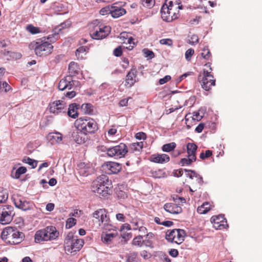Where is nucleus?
Wrapping results in <instances>:
<instances>
[{
    "instance_id": "obj_32",
    "label": "nucleus",
    "mask_w": 262,
    "mask_h": 262,
    "mask_svg": "<svg viewBox=\"0 0 262 262\" xmlns=\"http://www.w3.org/2000/svg\"><path fill=\"white\" fill-rule=\"evenodd\" d=\"M143 142L133 143L130 145V149L132 151L139 152L143 148Z\"/></svg>"
},
{
    "instance_id": "obj_17",
    "label": "nucleus",
    "mask_w": 262,
    "mask_h": 262,
    "mask_svg": "<svg viewBox=\"0 0 262 262\" xmlns=\"http://www.w3.org/2000/svg\"><path fill=\"white\" fill-rule=\"evenodd\" d=\"M211 222L214 228L216 229H222L225 228L227 225V221L224 215L220 214L217 216H213L211 218Z\"/></svg>"
},
{
    "instance_id": "obj_41",
    "label": "nucleus",
    "mask_w": 262,
    "mask_h": 262,
    "mask_svg": "<svg viewBox=\"0 0 262 262\" xmlns=\"http://www.w3.org/2000/svg\"><path fill=\"white\" fill-rule=\"evenodd\" d=\"M86 48L85 47H80L78 49H77L76 51V56L78 57V58H82V54H84L86 52Z\"/></svg>"
},
{
    "instance_id": "obj_4",
    "label": "nucleus",
    "mask_w": 262,
    "mask_h": 262,
    "mask_svg": "<svg viewBox=\"0 0 262 262\" xmlns=\"http://www.w3.org/2000/svg\"><path fill=\"white\" fill-rule=\"evenodd\" d=\"M78 128L83 130L86 134H94L98 129L96 122L90 118H80L76 120Z\"/></svg>"
},
{
    "instance_id": "obj_28",
    "label": "nucleus",
    "mask_w": 262,
    "mask_h": 262,
    "mask_svg": "<svg viewBox=\"0 0 262 262\" xmlns=\"http://www.w3.org/2000/svg\"><path fill=\"white\" fill-rule=\"evenodd\" d=\"M78 166L79 167V173L80 174L83 176H87L89 174L90 172V167L88 166L86 167V165L84 163H80Z\"/></svg>"
},
{
    "instance_id": "obj_12",
    "label": "nucleus",
    "mask_w": 262,
    "mask_h": 262,
    "mask_svg": "<svg viewBox=\"0 0 262 262\" xmlns=\"http://www.w3.org/2000/svg\"><path fill=\"white\" fill-rule=\"evenodd\" d=\"M161 17L163 20L170 22L178 18L179 13H177L173 10L167 5H163L161 9Z\"/></svg>"
},
{
    "instance_id": "obj_8",
    "label": "nucleus",
    "mask_w": 262,
    "mask_h": 262,
    "mask_svg": "<svg viewBox=\"0 0 262 262\" xmlns=\"http://www.w3.org/2000/svg\"><path fill=\"white\" fill-rule=\"evenodd\" d=\"M106 151L108 156L117 159L124 157L128 149L126 144L121 143L118 145L106 148Z\"/></svg>"
},
{
    "instance_id": "obj_31",
    "label": "nucleus",
    "mask_w": 262,
    "mask_h": 262,
    "mask_svg": "<svg viewBox=\"0 0 262 262\" xmlns=\"http://www.w3.org/2000/svg\"><path fill=\"white\" fill-rule=\"evenodd\" d=\"M116 236L115 233H107L101 237L102 241L106 244H108Z\"/></svg>"
},
{
    "instance_id": "obj_53",
    "label": "nucleus",
    "mask_w": 262,
    "mask_h": 262,
    "mask_svg": "<svg viewBox=\"0 0 262 262\" xmlns=\"http://www.w3.org/2000/svg\"><path fill=\"white\" fill-rule=\"evenodd\" d=\"M203 116L200 115L199 112H194L193 113L192 119L194 120L200 121L202 118Z\"/></svg>"
},
{
    "instance_id": "obj_46",
    "label": "nucleus",
    "mask_w": 262,
    "mask_h": 262,
    "mask_svg": "<svg viewBox=\"0 0 262 262\" xmlns=\"http://www.w3.org/2000/svg\"><path fill=\"white\" fill-rule=\"evenodd\" d=\"M82 108L85 110V113L87 114H91L93 112V106L90 103L83 104Z\"/></svg>"
},
{
    "instance_id": "obj_16",
    "label": "nucleus",
    "mask_w": 262,
    "mask_h": 262,
    "mask_svg": "<svg viewBox=\"0 0 262 262\" xmlns=\"http://www.w3.org/2000/svg\"><path fill=\"white\" fill-rule=\"evenodd\" d=\"M76 82L73 80L72 76H67L59 81L58 89L60 91H64L66 89L71 90Z\"/></svg>"
},
{
    "instance_id": "obj_54",
    "label": "nucleus",
    "mask_w": 262,
    "mask_h": 262,
    "mask_svg": "<svg viewBox=\"0 0 262 262\" xmlns=\"http://www.w3.org/2000/svg\"><path fill=\"white\" fill-rule=\"evenodd\" d=\"M170 79H171V77L169 75H166L163 78H161L159 80V83L160 84H163L165 83L166 82H167V81H168L169 80H170Z\"/></svg>"
},
{
    "instance_id": "obj_7",
    "label": "nucleus",
    "mask_w": 262,
    "mask_h": 262,
    "mask_svg": "<svg viewBox=\"0 0 262 262\" xmlns=\"http://www.w3.org/2000/svg\"><path fill=\"white\" fill-rule=\"evenodd\" d=\"M185 235L186 232L184 230L174 229L168 230L166 233L165 238L169 242L180 244L184 241Z\"/></svg>"
},
{
    "instance_id": "obj_63",
    "label": "nucleus",
    "mask_w": 262,
    "mask_h": 262,
    "mask_svg": "<svg viewBox=\"0 0 262 262\" xmlns=\"http://www.w3.org/2000/svg\"><path fill=\"white\" fill-rule=\"evenodd\" d=\"M128 99L129 98H128L127 99H123L120 100L119 102V105L120 106H125L127 105Z\"/></svg>"
},
{
    "instance_id": "obj_57",
    "label": "nucleus",
    "mask_w": 262,
    "mask_h": 262,
    "mask_svg": "<svg viewBox=\"0 0 262 262\" xmlns=\"http://www.w3.org/2000/svg\"><path fill=\"white\" fill-rule=\"evenodd\" d=\"M64 95L66 97L71 99L76 96V92L74 91H71L65 93Z\"/></svg>"
},
{
    "instance_id": "obj_61",
    "label": "nucleus",
    "mask_w": 262,
    "mask_h": 262,
    "mask_svg": "<svg viewBox=\"0 0 262 262\" xmlns=\"http://www.w3.org/2000/svg\"><path fill=\"white\" fill-rule=\"evenodd\" d=\"M190 75L189 73H185L181 76H180L179 77H178L176 80L177 83L180 82L184 78H186L188 75Z\"/></svg>"
},
{
    "instance_id": "obj_58",
    "label": "nucleus",
    "mask_w": 262,
    "mask_h": 262,
    "mask_svg": "<svg viewBox=\"0 0 262 262\" xmlns=\"http://www.w3.org/2000/svg\"><path fill=\"white\" fill-rule=\"evenodd\" d=\"M136 138L138 139H145L146 138V135L143 132H140L136 134L135 136Z\"/></svg>"
},
{
    "instance_id": "obj_44",
    "label": "nucleus",
    "mask_w": 262,
    "mask_h": 262,
    "mask_svg": "<svg viewBox=\"0 0 262 262\" xmlns=\"http://www.w3.org/2000/svg\"><path fill=\"white\" fill-rule=\"evenodd\" d=\"M76 223V220L73 217L69 218L66 223V227L67 228H71Z\"/></svg>"
},
{
    "instance_id": "obj_19",
    "label": "nucleus",
    "mask_w": 262,
    "mask_h": 262,
    "mask_svg": "<svg viewBox=\"0 0 262 262\" xmlns=\"http://www.w3.org/2000/svg\"><path fill=\"white\" fill-rule=\"evenodd\" d=\"M93 216L94 218L98 219L99 223V225L101 224L104 225H108L109 223V218L106 214V212L104 209H99L95 211Z\"/></svg>"
},
{
    "instance_id": "obj_25",
    "label": "nucleus",
    "mask_w": 262,
    "mask_h": 262,
    "mask_svg": "<svg viewBox=\"0 0 262 262\" xmlns=\"http://www.w3.org/2000/svg\"><path fill=\"white\" fill-rule=\"evenodd\" d=\"M78 105L75 103H72L69 105L68 111V115L69 117L75 119L78 117Z\"/></svg>"
},
{
    "instance_id": "obj_6",
    "label": "nucleus",
    "mask_w": 262,
    "mask_h": 262,
    "mask_svg": "<svg viewBox=\"0 0 262 262\" xmlns=\"http://www.w3.org/2000/svg\"><path fill=\"white\" fill-rule=\"evenodd\" d=\"M46 40V38L44 37L38 39L36 42L35 52L37 56H46L52 52L53 46Z\"/></svg>"
},
{
    "instance_id": "obj_18",
    "label": "nucleus",
    "mask_w": 262,
    "mask_h": 262,
    "mask_svg": "<svg viewBox=\"0 0 262 262\" xmlns=\"http://www.w3.org/2000/svg\"><path fill=\"white\" fill-rule=\"evenodd\" d=\"M103 167L105 172L109 174L117 173L122 168L121 164L114 162H107L103 165Z\"/></svg>"
},
{
    "instance_id": "obj_56",
    "label": "nucleus",
    "mask_w": 262,
    "mask_h": 262,
    "mask_svg": "<svg viewBox=\"0 0 262 262\" xmlns=\"http://www.w3.org/2000/svg\"><path fill=\"white\" fill-rule=\"evenodd\" d=\"M143 245L146 247L154 248L152 242L149 239H143Z\"/></svg>"
},
{
    "instance_id": "obj_14",
    "label": "nucleus",
    "mask_w": 262,
    "mask_h": 262,
    "mask_svg": "<svg viewBox=\"0 0 262 262\" xmlns=\"http://www.w3.org/2000/svg\"><path fill=\"white\" fill-rule=\"evenodd\" d=\"M13 202L16 207L23 210H27L30 209V203L26 199L20 195H15L13 198Z\"/></svg>"
},
{
    "instance_id": "obj_26",
    "label": "nucleus",
    "mask_w": 262,
    "mask_h": 262,
    "mask_svg": "<svg viewBox=\"0 0 262 262\" xmlns=\"http://www.w3.org/2000/svg\"><path fill=\"white\" fill-rule=\"evenodd\" d=\"M126 13V11L124 9L117 7L116 6L112 7V16L114 18H118Z\"/></svg>"
},
{
    "instance_id": "obj_2",
    "label": "nucleus",
    "mask_w": 262,
    "mask_h": 262,
    "mask_svg": "<svg viewBox=\"0 0 262 262\" xmlns=\"http://www.w3.org/2000/svg\"><path fill=\"white\" fill-rule=\"evenodd\" d=\"M24 234L16 228L6 227L2 232V239L6 243L16 245L20 243L24 238Z\"/></svg>"
},
{
    "instance_id": "obj_36",
    "label": "nucleus",
    "mask_w": 262,
    "mask_h": 262,
    "mask_svg": "<svg viewBox=\"0 0 262 262\" xmlns=\"http://www.w3.org/2000/svg\"><path fill=\"white\" fill-rule=\"evenodd\" d=\"M50 137L51 140H53L57 143H60L62 140V135L58 132L50 134Z\"/></svg>"
},
{
    "instance_id": "obj_3",
    "label": "nucleus",
    "mask_w": 262,
    "mask_h": 262,
    "mask_svg": "<svg viewBox=\"0 0 262 262\" xmlns=\"http://www.w3.org/2000/svg\"><path fill=\"white\" fill-rule=\"evenodd\" d=\"M59 232L54 226H50L37 231L35 234V242L39 243L43 241H52L56 239Z\"/></svg>"
},
{
    "instance_id": "obj_45",
    "label": "nucleus",
    "mask_w": 262,
    "mask_h": 262,
    "mask_svg": "<svg viewBox=\"0 0 262 262\" xmlns=\"http://www.w3.org/2000/svg\"><path fill=\"white\" fill-rule=\"evenodd\" d=\"M10 90V86L6 82L0 83V90L5 92H9Z\"/></svg>"
},
{
    "instance_id": "obj_37",
    "label": "nucleus",
    "mask_w": 262,
    "mask_h": 262,
    "mask_svg": "<svg viewBox=\"0 0 262 262\" xmlns=\"http://www.w3.org/2000/svg\"><path fill=\"white\" fill-rule=\"evenodd\" d=\"M77 65L74 62H71L69 65V71L71 74L75 75L77 73Z\"/></svg>"
},
{
    "instance_id": "obj_13",
    "label": "nucleus",
    "mask_w": 262,
    "mask_h": 262,
    "mask_svg": "<svg viewBox=\"0 0 262 262\" xmlns=\"http://www.w3.org/2000/svg\"><path fill=\"white\" fill-rule=\"evenodd\" d=\"M215 80L213 79V76L210 72L206 70H204L203 77L201 80V85L205 91H209L211 86L215 85Z\"/></svg>"
},
{
    "instance_id": "obj_35",
    "label": "nucleus",
    "mask_w": 262,
    "mask_h": 262,
    "mask_svg": "<svg viewBox=\"0 0 262 262\" xmlns=\"http://www.w3.org/2000/svg\"><path fill=\"white\" fill-rule=\"evenodd\" d=\"M8 198V194L7 191L0 187V203H5Z\"/></svg>"
},
{
    "instance_id": "obj_20",
    "label": "nucleus",
    "mask_w": 262,
    "mask_h": 262,
    "mask_svg": "<svg viewBox=\"0 0 262 262\" xmlns=\"http://www.w3.org/2000/svg\"><path fill=\"white\" fill-rule=\"evenodd\" d=\"M72 138L77 144L84 143L87 140L86 134L79 128L76 131L73 132Z\"/></svg>"
},
{
    "instance_id": "obj_9",
    "label": "nucleus",
    "mask_w": 262,
    "mask_h": 262,
    "mask_svg": "<svg viewBox=\"0 0 262 262\" xmlns=\"http://www.w3.org/2000/svg\"><path fill=\"white\" fill-rule=\"evenodd\" d=\"M13 207L11 205H5L0 207V222L2 224H7L12 220Z\"/></svg>"
},
{
    "instance_id": "obj_11",
    "label": "nucleus",
    "mask_w": 262,
    "mask_h": 262,
    "mask_svg": "<svg viewBox=\"0 0 262 262\" xmlns=\"http://www.w3.org/2000/svg\"><path fill=\"white\" fill-rule=\"evenodd\" d=\"M67 107L66 103L61 100L54 101L49 105L50 112L55 115L65 113Z\"/></svg>"
},
{
    "instance_id": "obj_50",
    "label": "nucleus",
    "mask_w": 262,
    "mask_h": 262,
    "mask_svg": "<svg viewBox=\"0 0 262 262\" xmlns=\"http://www.w3.org/2000/svg\"><path fill=\"white\" fill-rule=\"evenodd\" d=\"M143 6L147 7H151L155 4V0H142Z\"/></svg>"
},
{
    "instance_id": "obj_30",
    "label": "nucleus",
    "mask_w": 262,
    "mask_h": 262,
    "mask_svg": "<svg viewBox=\"0 0 262 262\" xmlns=\"http://www.w3.org/2000/svg\"><path fill=\"white\" fill-rule=\"evenodd\" d=\"M143 239L141 235H138L134 238L132 241V245L138 247H141L143 246Z\"/></svg>"
},
{
    "instance_id": "obj_24",
    "label": "nucleus",
    "mask_w": 262,
    "mask_h": 262,
    "mask_svg": "<svg viewBox=\"0 0 262 262\" xmlns=\"http://www.w3.org/2000/svg\"><path fill=\"white\" fill-rule=\"evenodd\" d=\"M197 148V146L194 143H188L187 145L188 157H190V158H193L196 160V151Z\"/></svg>"
},
{
    "instance_id": "obj_40",
    "label": "nucleus",
    "mask_w": 262,
    "mask_h": 262,
    "mask_svg": "<svg viewBox=\"0 0 262 262\" xmlns=\"http://www.w3.org/2000/svg\"><path fill=\"white\" fill-rule=\"evenodd\" d=\"M26 29L32 34H35L40 32L38 28L35 27L32 25H28L26 27Z\"/></svg>"
},
{
    "instance_id": "obj_42",
    "label": "nucleus",
    "mask_w": 262,
    "mask_h": 262,
    "mask_svg": "<svg viewBox=\"0 0 262 262\" xmlns=\"http://www.w3.org/2000/svg\"><path fill=\"white\" fill-rule=\"evenodd\" d=\"M137 255L138 253L137 252L130 253L128 255L126 262H137Z\"/></svg>"
},
{
    "instance_id": "obj_29",
    "label": "nucleus",
    "mask_w": 262,
    "mask_h": 262,
    "mask_svg": "<svg viewBox=\"0 0 262 262\" xmlns=\"http://www.w3.org/2000/svg\"><path fill=\"white\" fill-rule=\"evenodd\" d=\"M210 209V205L208 202L203 203L201 206L197 209V211L200 214H205Z\"/></svg>"
},
{
    "instance_id": "obj_27",
    "label": "nucleus",
    "mask_w": 262,
    "mask_h": 262,
    "mask_svg": "<svg viewBox=\"0 0 262 262\" xmlns=\"http://www.w3.org/2000/svg\"><path fill=\"white\" fill-rule=\"evenodd\" d=\"M26 171L27 168L24 166H21L18 168L15 171L13 170L12 171L11 176L14 179H18L21 174L25 173Z\"/></svg>"
},
{
    "instance_id": "obj_51",
    "label": "nucleus",
    "mask_w": 262,
    "mask_h": 262,
    "mask_svg": "<svg viewBox=\"0 0 262 262\" xmlns=\"http://www.w3.org/2000/svg\"><path fill=\"white\" fill-rule=\"evenodd\" d=\"M160 43L162 45L171 46L172 45V41L171 39L169 38L162 39L160 40Z\"/></svg>"
},
{
    "instance_id": "obj_15",
    "label": "nucleus",
    "mask_w": 262,
    "mask_h": 262,
    "mask_svg": "<svg viewBox=\"0 0 262 262\" xmlns=\"http://www.w3.org/2000/svg\"><path fill=\"white\" fill-rule=\"evenodd\" d=\"M70 26V24L68 21L64 22L61 24L60 25L56 26L53 30V33L52 35H50L48 36L47 39L50 42H54L58 39V35L64 28L69 27Z\"/></svg>"
},
{
    "instance_id": "obj_43",
    "label": "nucleus",
    "mask_w": 262,
    "mask_h": 262,
    "mask_svg": "<svg viewBox=\"0 0 262 262\" xmlns=\"http://www.w3.org/2000/svg\"><path fill=\"white\" fill-rule=\"evenodd\" d=\"M112 6H108L101 9L100 11V14L102 15H105L108 14H111L112 15Z\"/></svg>"
},
{
    "instance_id": "obj_62",
    "label": "nucleus",
    "mask_w": 262,
    "mask_h": 262,
    "mask_svg": "<svg viewBox=\"0 0 262 262\" xmlns=\"http://www.w3.org/2000/svg\"><path fill=\"white\" fill-rule=\"evenodd\" d=\"M169 254L173 257H176L178 256V251L176 249H171L170 251H169Z\"/></svg>"
},
{
    "instance_id": "obj_48",
    "label": "nucleus",
    "mask_w": 262,
    "mask_h": 262,
    "mask_svg": "<svg viewBox=\"0 0 262 262\" xmlns=\"http://www.w3.org/2000/svg\"><path fill=\"white\" fill-rule=\"evenodd\" d=\"M212 154V152L211 150H207L205 151V153L201 152L200 155V158L204 160L207 158L210 157Z\"/></svg>"
},
{
    "instance_id": "obj_34",
    "label": "nucleus",
    "mask_w": 262,
    "mask_h": 262,
    "mask_svg": "<svg viewBox=\"0 0 262 262\" xmlns=\"http://www.w3.org/2000/svg\"><path fill=\"white\" fill-rule=\"evenodd\" d=\"M23 162L30 165L32 168H34L37 166V161L30 158L26 157L23 160Z\"/></svg>"
},
{
    "instance_id": "obj_22",
    "label": "nucleus",
    "mask_w": 262,
    "mask_h": 262,
    "mask_svg": "<svg viewBox=\"0 0 262 262\" xmlns=\"http://www.w3.org/2000/svg\"><path fill=\"white\" fill-rule=\"evenodd\" d=\"M137 71L135 69H131L127 73L125 78V85L129 88L132 87L136 82V77Z\"/></svg>"
},
{
    "instance_id": "obj_59",
    "label": "nucleus",
    "mask_w": 262,
    "mask_h": 262,
    "mask_svg": "<svg viewBox=\"0 0 262 262\" xmlns=\"http://www.w3.org/2000/svg\"><path fill=\"white\" fill-rule=\"evenodd\" d=\"M204 127V124L203 123L199 124L195 128V130L198 133H200L202 132Z\"/></svg>"
},
{
    "instance_id": "obj_23",
    "label": "nucleus",
    "mask_w": 262,
    "mask_h": 262,
    "mask_svg": "<svg viewBox=\"0 0 262 262\" xmlns=\"http://www.w3.org/2000/svg\"><path fill=\"white\" fill-rule=\"evenodd\" d=\"M163 207L166 211L171 214H179L182 211V208L174 203H166Z\"/></svg>"
},
{
    "instance_id": "obj_60",
    "label": "nucleus",
    "mask_w": 262,
    "mask_h": 262,
    "mask_svg": "<svg viewBox=\"0 0 262 262\" xmlns=\"http://www.w3.org/2000/svg\"><path fill=\"white\" fill-rule=\"evenodd\" d=\"M116 219L118 221L121 222L125 221V217L123 214L122 213H117L116 215Z\"/></svg>"
},
{
    "instance_id": "obj_47",
    "label": "nucleus",
    "mask_w": 262,
    "mask_h": 262,
    "mask_svg": "<svg viewBox=\"0 0 262 262\" xmlns=\"http://www.w3.org/2000/svg\"><path fill=\"white\" fill-rule=\"evenodd\" d=\"M194 53V50L191 48L188 49L186 51L185 57L187 61H189L191 60V57L193 55Z\"/></svg>"
},
{
    "instance_id": "obj_39",
    "label": "nucleus",
    "mask_w": 262,
    "mask_h": 262,
    "mask_svg": "<svg viewBox=\"0 0 262 262\" xmlns=\"http://www.w3.org/2000/svg\"><path fill=\"white\" fill-rule=\"evenodd\" d=\"M196 160L193 158H190V157H188V158H183L181 160L180 163L182 166L189 165Z\"/></svg>"
},
{
    "instance_id": "obj_64",
    "label": "nucleus",
    "mask_w": 262,
    "mask_h": 262,
    "mask_svg": "<svg viewBox=\"0 0 262 262\" xmlns=\"http://www.w3.org/2000/svg\"><path fill=\"white\" fill-rule=\"evenodd\" d=\"M46 208L47 211H51L53 210V209L54 208V204L53 203H48L46 205Z\"/></svg>"
},
{
    "instance_id": "obj_55",
    "label": "nucleus",
    "mask_w": 262,
    "mask_h": 262,
    "mask_svg": "<svg viewBox=\"0 0 262 262\" xmlns=\"http://www.w3.org/2000/svg\"><path fill=\"white\" fill-rule=\"evenodd\" d=\"M199 41V38L198 37L195 35H193L191 37V39L190 40L189 43L192 45H195Z\"/></svg>"
},
{
    "instance_id": "obj_1",
    "label": "nucleus",
    "mask_w": 262,
    "mask_h": 262,
    "mask_svg": "<svg viewBox=\"0 0 262 262\" xmlns=\"http://www.w3.org/2000/svg\"><path fill=\"white\" fill-rule=\"evenodd\" d=\"M112 188V182L107 176L102 174L98 177L93 182L92 188L95 193L102 196H107L110 194V191Z\"/></svg>"
},
{
    "instance_id": "obj_38",
    "label": "nucleus",
    "mask_w": 262,
    "mask_h": 262,
    "mask_svg": "<svg viewBox=\"0 0 262 262\" xmlns=\"http://www.w3.org/2000/svg\"><path fill=\"white\" fill-rule=\"evenodd\" d=\"M201 55L205 59L209 60L210 58L211 54L207 47L204 48Z\"/></svg>"
},
{
    "instance_id": "obj_33",
    "label": "nucleus",
    "mask_w": 262,
    "mask_h": 262,
    "mask_svg": "<svg viewBox=\"0 0 262 262\" xmlns=\"http://www.w3.org/2000/svg\"><path fill=\"white\" fill-rule=\"evenodd\" d=\"M176 147V144L174 142H171L163 145L162 149L163 151L169 152L172 151Z\"/></svg>"
},
{
    "instance_id": "obj_49",
    "label": "nucleus",
    "mask_w": 262,
    "mask_h": 262,
    "mask_svg": "<svg viewBox=\"0 0 262 262\" xmlns=\"http://www.w3.org/2000/svg\"><path fill=\"white\" fill-rule=\"evenodd\" d=\"M143 52L145 57L152 59L154 57V53L152 51L149 50L147 49H144L143 50Z\"/></svg>"
},
{
    "instance_id": "obj_21",
    "label": "nucleus",
    "mask_w": 262,
    "mask_h": 262,
    "mask_svg": "<svg viewBox=\"0 0 262 262\" xmlns=\"http://www.w3.org/2000/svg\"><path fill=\"white\" fill-rule=\"evenodd\" d=\"M170 158L168 155L166 154H154L150 156V161L160 164H164L169 162Z\"/></svg>"
},
{
    "instance_id": "obj_5",
    "label": "nucleus",
    "mask_w": 262,
    "mask_h": 262,
    "mask_svg": "<svg viewBox=\"0 0 262 262\" xmlns=\"http://www.w3.org/2000/svg\"><path fill=\"white\" fill-rule=\"evenodd\" d=\"M84 242L81 239L75 238L72 233L68 234L64 240L65 251L70 253H76L82 248Z\"/></svg>"
},
{
    "instance_id": "obj_52",
    "label": "nucleus",
    "mask_w": 262,
    "mask_h": 262,
    "mask_svg": "<svg viewBox=\"0 0 262 262\" xmlns=\"http://www.w3.org/2000/svg\"><path fill=\"white\" fill-rule=\"evenodd\" d=\"M122 49L121 46H119L114 50V54L116 57H119L122 54Z\"/></svg>"
},
{
    "instance_id": "obj_10",
    "label": "nucleus",
    "mask_w": 262,
    "mask_h": 262,
    "mask_svg": "<svg viewBox=\"0 0 262 262\" xmlns=\"http://www.w3.org/2000/svg\"><path fill=\"white\" fill-rule=\"evenodd\" d=\"M111 30V27L107 26L96 27L94 30L91 31L90 35L93 39H102L110 34Z\"/></svg>"
}]
</instances>
